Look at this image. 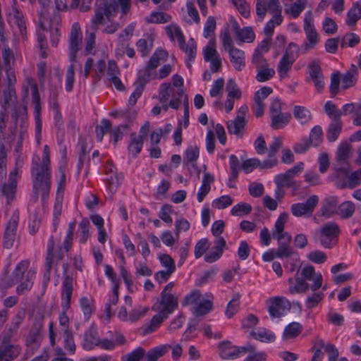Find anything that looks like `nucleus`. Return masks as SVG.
Returning <instances> with one entry per match:
<instances>
[{"mask_svg": "<svg viewBox=\"0 0 361 361\" xmlns=\"http://www.w3.org/2000/svg\"><path fill=\"white\" fill-rule=\"evenodd\" d=\"M29 266L28 261L20 262L16 267L11 276H4L0 281V288L6 290L12 287L17 283L20 284L17 286L16 292L21 295L24 291L29 290L32 286V278L35 273L31 271H27Z\"/></svg>", "mask_w": 361, "mask_h": 361, "instance_id": "1", "label": "nucleus"}, {"mask_svg": "<svg viewBox=\"0 0 361 361\" xmlns=\"http://www.w3.org/2000/svg\"><path fill=\"white\" fill-rule=\"evenodd\" d=\"M295 284L290 286L289 292L292 294L306 293L310 289L317 291L322 286L323 278L320 273H317L313 266L304 267L300 274L298 271L295 276Z\"/></svg>", "mask_w": 361, "mask_h": 361, "instance_id": "2", "label": "nucleus"}, {"mask_svg": "<svg viewBox=\"0 0 361 361\" xmlns=\"http://www.w3.org/2000/svg\"><path fill=\"white\" fill-rule=\"evenodd\" d=\"M121 6L123 14H126L131 6L130 0H104L99 5H97L94 16L91 20V27L97 31L98 26L103 24L104 16L109 21L114 16Z\"/></svg>", "mask_w": 361, "mask_h": 361, "instance_id": "3", "label": "nucleus"}, {"mask_svg": "<svg viewBox=\"0 0 361 361\" xmlns=\"http://www.w3.org/2000/svg\"><path fill=\"white\" fill-rule=\"evenodd\" d=\"M31 176L34 192L32 200L34 202H37L39 196H41L42 203L44 205L49 197L51 190V171L31 168Z\"/></svg>", "mask_w": 361, "mask_h": 361, "instance_id": "4", "label": "nucleus"}, {"mask_svg": "<svg viewBox=\"0 0 361 361\" xmlns=\"http://www.w3.org/2000/svg\"><path fill=\"white\" fill-rule=\"evenodd\" d=\"M167 35L173 39V35L177 37L179 47L188 54V61H192L197 52V45L193 39L188 44L185 43L184 35L178 26L168 25L166 27Z\"/></svg>", "mask_w": 361, "mask_h": 361, "instance_id": "5", "label": "nucleus"}, {"mask_svg": "<svg viewBox=\"0 0 361 361\" xmlns=\"http://www.w3.org/2000/svg\"><path fill=\"white\" fill-rule=\"evenodd\" d=\"M218 350L222 359L234 360L246 353H253L256 350V348L250 344L246 346L238 347L233 345L228 341H224L218 344Z\"/></svg>", "mask_w": 361, "mask_h": 361, "instance_id": "6", "label": "nucleus"}, {"mask_svg": "<svg viewBox=\"0 0 361 361\" xmlns=\"http://www.w3.org/2000/svg\"><path fill=\"white\" fill-rule=\"evenodd\" d=\"M167 56V52L163 49L157 50L151 56L146 67L139 71L138 76L140 77L142 83H147L150 80L157 78L155 69L160 65L161 60Z\"/></svg>", "mask_w": 361, "mask_h": 361, "instance_id": "7", "label": "nucleus"}, {"mask_svg": "<svg viewBox=\"0 0 361 361\" xmlns=\"http://www.w3.org/2000/svg\"><path fill=\"white\" fill-rule=\"evenodd\" d=\"M299 47L293 43L288 44L285 54L281 59L277 71L280 78H283L286 76L288 72L291 69L292 66L298 57Z\"/></svg>", "mask_w": 361, "mask_h": 361, "instance_id": "8", "label": "nucleus"}, {"mask_svg": "<svg viewBox=\"0 0 361 361\" xmlns=\"http://www.w3.org/2000/svg\"><path fill=\"white\" fill-rule=\"evenodd\" d=\"M319 241L325 248H331L336 244L340 228L335 222L324 224L319 230Z\"/></svg>", "mask_w": 361, "mask_h": 361, "instance_id": "9", "label": "nucleus"}, {"mask_svg": "<svg viewBox=\"0 0 361 361\" xmlns=\"http://www.w3.org/2000/svg\"><path fill=\"white\" fill-rule=\"evenodd\" d=\"M267 310L271 319L281 317L287 310L291 308V304L284 297H273L266 301Z\"/></svg>", "mask_w": 361, "mask_h": 361, "instance_id": "10", "label": "nucleus"}, {"mask_svg": "<svg viewBox=\"0 0 361 361\" xmlns=\"http://www.w3.org/2000/svg\"><path fill=\"white\" fill-rule=\"evenodd\" d=\"M178 306V297L174 295L161 294L160 299L152 306V310L161 312L169 317Z\"/></svg>", "mask_w": 361, "mask_h": 361, "instance_id": "11", "label": "nucleus"}, {"mask_svg": "<svg viewBox=\"0 0 361 361\" xmlns=\"http://www.w3.org/2000/svg\"><path fill=\"white\" fill-rule=\"evenodd\" d=\"M319 203L318 196H310L305 203H295L291 205L290 211L293 216L300 217L302 216H310Z\"/></svg>", "mask_w": 361, "mask_h": 361, "instance_id": "12", "label": "nucleus"}, {"mask_svg": "<svg viewBox=\"0 0 361 361\" xmlns=\"http://www.w3.org/2000/svg\"><path fill=\"white\" fill-rule=\"evenodd\" d=\"M19 221V212L16 210L13 212L8 222L6 224L4 235L3 245L6 249H10L13 247L16 240V230Z\"/></svg>", "mask_w": 361, "mask_h": 361, "instance_id": "13", "label": "nucleus"}, {"mask_svg": "<svg viewBox=\"0 0 361 361\" xmlns=\"http://www.w3.org/2000/svg\"><path fill=\"white\" fill-rule=\"evenodd\" d=\"M304 31L306 34L308 43L305 44L306 50L314 47L318 42V34L313 23L312 13L310 11L307 12L304 19Z\"/></svg>", "mask_w": 361, "mask_h": 361, "instance_id": "14", "label": "nucleus"}, {"mask_svg": "<svg viewBox=\"0 0 361 361\" xmlns=\"http://www.w3.org/2000/svg\"><path fill=\"white\" fill-rule=\"evenodd\" d=\"M81 42L80 27L78 23H75L72 26L69 37V59L72 63L76 61V55Z\"/></svg>", "mask_w": 361, "mask_h": 361, "instance_id": "15", "label": "nucleus"}, {"mask_svg": "<svg viewBox=\"0 0 361 361\" xmlns=\"http://www.w3.org/2000/svg\"><path fill=\"white\" fill-rule=\"evenodd\" d=\"M73 278L71 274H68L66 271L64 273V279L62 284L61 290V307L62 310L68 311L71 307V299L73 290Z\"/></svg>", "mask_w": 361, "mask_h": 361, "instance_id": "16", "label": "nucleus"}, {"mask_svg": "<svg viewBox=\"0 0 361 361\" xmlns=\"http://www.w3.org/2000/svg\"><path fill=\"white\" fill-rule=\"evenodd\" d=\"M282 10L279 0H257L256 11L257 15L262 20L266 16V13L269 11L271 14L277 13ZM279 15H278L279 16Z\"/></svg>", "mask_w": 361, "mask_h": 361, "instance_id": "17", "label": "nucleus"}, {"mask_svg": "<svg viewBox=\"0 0 361 361\" xmlns=\"http://www.w3.org/2000/svg\"><path fill=\"white\" fill-rule=\"evenodd\" d=\"M17 173V169L11 171L9 175L8 182L1 185L2 195L6 197L7 204H10L13 202L16 197L17 188L16 176Z\"/></svg>", "mask_w": 361, "mask_h": 361, "instance_id": "18", "label": "nucleus"}, {"mask_svg": "<svg viewBox=\"0 0 361 361\" xmlns=\"http://www.w3.org/2000/svg\"><path fill=\"white\" fill-rule=\"evenodd\" d=\"M278 241V248L275 250L276 257L283 259L293 256L297 252L290 246L291 236L284 237L277 236L276 238Z\"/></svg>", "mask_w": 361, "mask_h": 361, "instance_id": "19", "label": "nucleus"}, {"mask_svg": "<svg viewBox=\"0 0 361 361\" xmlns=\"http://www.w3.org/2000/svg\"><path fill=\"white\" fill-rule=\"evenodd\" d=\"M21 348L17 344H0V361H13L20 355Z\"/></svg>", "mask_w": 361, "mask_h": 361, "instance_id": "20", "label": "nucleus"}, {"mask_svg": "<svg viewBox=\"0 0 361 361\" xmlns=\"http://www.w3.org/2000/svg\"><path fill=\"white\" fill-rule=\"evenodd\" d=\"M226 240L223 237L217 238L214 241V245L211 251L204 256V260L208 263H213L218 260L223 254L224 249L226 248Z\"/></svg>", "mask_w": 361, "mask_h": 361, "instance_id": "21", "label": "nucleus"}, {"mask_svg": "<svg viewBox=\"0 0 361 361\" xmlns=\"http://www.w3.org/2000/svg\"><path fill=\"white\" fill-rule=\"evenodd\" d=\"M231 25L237 39L240 42H252L254 41L255 35L252 27H246L240 29L238 23L235 20H231Z\"/></svg>", "mask_w": 361, "mask_h": 361, "instance_id": "22", "label": "nucleus"}, {"mask_svg": "<svg viewBox=\"0 0 361 361\" xmlns=\"http://www.w3.org/2000/svg\"><path fill=\"white\" fill-rule=\"evenodd\" d=\"M338 199L336 196L326 197L322 204L321 208L322 215L330 217L334 214H337L338 210Z\"/></svg>", "mask_w": 361, "mask_h": 361, "instance_id": "23", "label": "nucleus"}, {"mask_svg": "<svg viewBox=\"0 0 361 361\" xmlns=\"http://www.w3.org/2000/svg\"><path fill=\"white\" fill-rule=\"evenodd\" d=\"M119 74L120 70L117 66L116 63L114 61H109L108 62L107 68V75L109 77V80L114 84L118 90L121 91L123 90L125 87L121 80L118 77Z\"/></svg>", "mask_w": 361, "mask_h": 361, "instance_id": "24", "label": "nucleus"}, {"mask_svg": "<svg viewBox=\"0 0 361 361\" xmlns=\"http://www.w3.org/2000/svg\"><path fill=\"white\" fill-rule=\"evenodd\" d=\"M230 56V61L236 71H240L245 66V52L238 48L227 51Z\"/></svg>", "mask_w": 361, "mask_h": 361, "instance_id": "25", "label": "nucleus"}, {"mask_svg": "<svg viewBox=\"0 0 361 361\" xmlns=\"http://www.w3.org/2000/svg\"><path fill=\"white\" fill-rule=\"evenodd\" d=\"M99 338L97 329L92 326L84 334L83 348L87 350L93 349L94 346H97Z\"/></svg>", "mask_w": 361, "mask_h": 361, "instance_id": "26", "label": "nucleus"}, {"mask_svg": "<svg viewBox=\"0 0 361 361\" xmlns=\"http://www.w3.org/2000/svg\"><path fill=\"white\" fill-rule=\"evenodd\" d=\"M291 117V114L288 112L273 115L271 116V127L274 130L283 128L289 123Z\"/></svg>", "mask_w": 361, "mask_h": 361, "instance_id": "27", "label": "nucleus"}, {"mask_svg": "<svg viewBox=\"0 0 361 361\" xmlns=\"http://www.w3.org/2000/svg\"><path fill=\"white\" fill-rule=\"evenodd\" d=\"M293 114L295 119L301 124L305 125L312 120V114L310 110L302 106H295Z\"/></svg>", "mask_w": 361, "mask_h": 361, "instance_id": "28", "label": "nucleus"}, {"mask_svg": "<svg viewBox=\"0 0 361 361\" xmlns=\"http://www.w3.org/2000/svg\"><path fill=\"white\" fill-rule=\"evenodd\" d=\"M288 219V214L287 213L283 212L280 214L275 223L274 230L272 231L274 238H277V236H282L283 238L290 236L288 233L283 232L284 226Z\"/></svg>", "mask_w": 361, "mask_h": 361, "instance_id": "29", "label": "nucleus"}, {"mask_svg": "<svg viewBox=\"0 0 361 361\" xmlns=\"http://www.w3.org/2000/svg\"><path fill=\"white\" fill-rule=\"evenodd\" d=\"M171 345L169 344L161 345L150 349L146 354V361H157L171 350Z\"/></svg>", "mask_w": 361, "mask_h": 361, "instance_id": "30", "label": "nucleus"}, {"mask_svg": "<svg viewBox=\"0 0 361 361\" xmlns=\"http://www.w3.org/2000/svg\"><path fill=\"white\" fill-rule=\"evenodd\" d=\"M355 212V204L351 201H345L338 205L337 215L342 219H350Z\"/></svg>", "mask_w": 361, "mask_h": 361, "instance_id": "31", "label": "nucleus"}, {"mask_svg": "<svg viewBox=\"0 0 361 361\" xmlns=\"http://www.w3.org/2000/svg\"><path fill=\"white\" fill-rule=\"evenodd\" d=\"M39 24L43 30L46 29L45 23L47 21L49 20L52 23L54 20H57V16L52 7H47L46 8H41V10L39 11Z\"/></svg>", "mask_w": 361, "mask_h": 361, "instance_id": "32", "label": "nucleus"}, {"mask_svg": "<svg viewBox=\"0 0 361 361\" xmlns=\"http://www.w3.org/2000/svg\"><path fill=\"white\" fill-rule=\"evenodd\" d=\"M226 124L228 133L235 135L239 137H243L246 121L235 118L234 120L228 121Z\"/></svg>", "mask_w": 361, "mask_h": 361, "instance_id": "33", "label": "nucleus"}, {"mask_svg": "<svg viewBox=\"0 0 361 361\" xmlns=\"http://www.w3.org/2000/svg\"><path fill=\"white\" fill-rule=\"evenodd\" d=\"M39 157H37L36 159H33L32 168L37 169H42L44 171H51L49 149V147L47 145H45L44 147L42 161L40 164H39Z\"/></svg>", "mask_w": 361, "mask_h": 361, "instance_id": "34", "label": "nucleus"}, {"mask_svg": "<svg viewBox=\"0 0 361 361\" xmlns=\"http://www.w3.org/2000/svg\"><path fill=\"white\" fill-rule=\"evenodd\" d=\"M343 123L341 121H331L326 130V139L329 142L336 141L341 133Z\"/></svg>", "mask_w": 361, "mask_h": 361, "instance_id": "35", "label": "nucleus"}, {"mask_svg": "<svg viewBox=\"0 0 361 361\" xmlns=\"http://www.w3.org/2000/svg\"><path fill=\"white\" fill-rule=\"evenodd\" d=\"M361 19V4L355 2L347 14L346 24L348 26H355L357 20Z\"/></svg>", "mask_w": 361, "mask_h": 361, "instance_id": "36", "label": "nucleus"}, {"mask_svg": "<svg viewBox=\"0 0 361 361\" xmlns=\"http://www.w3.org/2000/svg\"><path fill=\"white\" fill-rule=\"evenodd\" d=\"M302 331V325L298 322H292L286 326L283 333V339L288 340L297 337Z\"/></svg>", "mask_w": 361, "mask_h": 361, "instance_id": "37", "label": "nucleus"}, {"mask_svg": "<svg viewBox=\"0 0 361 361\" xmlns=\"http://www.w3.org/2000/svg\"><path fill=\"white\" fill-rule=\"evenodd\" d=\"M274 182L278 188H293L298 189L299 185L296 182L288 176L285 173L275 176Z\"/></svg>", "mask_w": 361, "mask_h": 361, "instance_id": "38", "label": "nucleus"}, {"mask_svg": "<svg viewBox=\"0 0 361 361\" xmlns=\"http://www.w3.org/2000/svg\"><path fill=\"white\" fill-rule=\"evenodd\" d=\"M213 309V302L211 300H204L200 302L197 306L193 307L192 311L195 316H204Z\"/></svg>", "mask_w": 361, "mask_h": 361, "instance_id": "39", "label": "nucleus"}, {"mask_svg": "<svg viewBox=\"0 0 361 361\" xmlns=\"http://www.w3.org/2000/svg\"><path fill=\"white\" fill-rule=\"evenodd\" d=\"M130 140L131 141L128 145V150L133 154V157H137L142 148L144 140L142 137H137L135 133H131Z\"/></svg>", "mask_w": 361, "mask_h": 361, "instance_id": "40", "label": "nucleus"}, {"mask_svg": "<svg viewBox=\"0 0 361 361\" xmlns=\"http://www.w3.org/2000/svg\"><path fill=\"white\" fill-rule=\"evenodd\" d=\"M200 149L197 146H191L186 149L185 152V157H184V163L185 164H188L192 163V166L193 168L196 169L197 166L195 161L199 157Z\"/></svg>", "mask_w": 361, "mask_h": 361, "instance_id": "41", "label": "nucleus"}, {"mask_svg": "<svg viewBox=\"0 0 361 361\" xmlns=\"http://www.w3.org/2000/svg\"><path fill=\"white\" fill-rule=\"evenodd\" d=\"M326 114L331 118V121H341V117L343 115L342 111L331 101L327 102L324 105Z\"/></svg>", "mask_w": 361, "mask_h": 361, "instance_id": "42", "label": "nucleus"}, {"mask_svg": "<svg viewBox=\"0 0 361 361\" xmlns=\"http://www.w3.org/2000/svg\"><path fill=\"white\" fill-rule=\"evenodd\" d=\"M306 0H297L288 8H285V12L293 18H297L305 8Z\"/></svg>", "mask_w": 361, "mask_h": 361, "instance_id": "43", "label": "nucleus"}, {"mask_svg": "<svg viewBox=\"0 0 361 361\" xmlns=\"http://www.w3.org/2000/svg\"><path fill=\"white\" fill-rule=\"evenodd\" d=\"M167 318L168 316H166V314H162L161 312H158V314H155L152 318L150 323L144 331L145 334H150L154 331L159 326V325Z\"/></svg>", "mask_w": 361, "mask_h": 361, "instance_id": "44", "label": "nucleus"}, {"mask_svg": "<svg viewBox=\"0 0 361 361\" xmlns=\"http://www.w3.org/2000/svg\"><path fill=\"white\" fill-rule=\"evenodd\" d=\"M250 335L254 338L262 342H273L276 338V336L273 333L265 329H259L257 331H252Z\"/></svg>", "mask_w": 361, "mask_h": 361, "instance_id": "45", "label": "nucleus"}, {"mask_svg": "<svg viewBox=\"0 0 361 361\" xmlns=\"http://www.w3.org/2000/svg\"><path fill=\"white\" fill-rule=\"evenodd\" d=\"M17 2L16 0H13V4H12V10L14 13V17L16 19L15 23L17 25V26L19 28V30L22 35H24L25 34V23L23 19V14L20 12V11L18 9L16 6Z\"/></svg>", "mask_w": 361, "mask_h": 361, "instance_id": "46", "label": "nucleus"}, {"mask_svg": "<svg viewBox=\"0 0 361 361\" xmlns=\"http://www.w3.org/2000/svg\"><path fill=\"white\" fill-rule=\"evenodd\" d=\"M252 210V206L245 202H240L235 205L231 210L233 216H242L251 213Z\"/></svg>", "mask_w": 361, "mask_h": 361, "instance_id": "47", "label": "nucleus"}, {"mask_svg": "<svg viewBox=\"0 0 361 361\" xmlns=\"http://www.w3.org/2000/svg\"><path fill=\"white\" fill-rule=\"evenodd\" d=\"M240 295L237 293L228 302L225 314L228 318H231L239 310Z\"/></svg>", "mask_w": 361, "mask_h": 361, "instance_id": "48", "label": "nucleus"}, {"mask_svg": "<svg viewBox=\"0 0 361 361\" xmlns=\"http://www.w3.org/2000/svg\"><path fill=\"white\" fill-rule=\"evenodd\" d=\"M350 154V145L347 142H341L336 152V158L340 161H348Z\"/></svg>", "mask_w": 361, "mask_h": 361, "instance_id": "49", "label": "nucleus"}, {"mask_svg": "<svg viewBox=\"0 0 361 361\" xmlns=\"http://www.w3.org/2000/svg\"><path fill=\"white\" fill-rule=\"evenodd\" d=\"M274 75L275 71L273 68H269V66H267L264 68L257 69L256 80L258 82H265L272 78Z\"/></svg>", "mask_w": 361, "mask_h": 361, "instance_id": "50", "label": "nucleus"}, {"mask_svg": "<svg viewBox=\"0 0 361 361\" xmlns=\"http://www.w3.org/2000/svg\"><path fill=\"white\" fill-rule=\"evenodd\" d=\"M90 222L87 219H83L79 224L80 239L79 242L82 244L85 243L90 237L89 233Z\"/></svg>", "mask_w": 361, "mask_h": 361, "instance_id": "51", "label": "nucleus"}, {"mask_svg": "<svg viewBox=\"0 0 361 361\" xmlns=\"http://www.w3.org/2000/svg\"><path fill=\"white\" fill-rule=\"evenodd\" d=\"M310 144L314 147H317L322 141V129L319 126H315L311 130L310 139Z\"/></svg>", "mask_w": 361, "mask_h": 361, "instance_id": "52", "label": "nucleus"}, {"mask_svg": "<svg viewBox=\"0 0 361 361\" xmlns=\"http://www.w3.org/2000/svg\"><path fill=\"white\" fill-rule=\"evenodd\" d=\"M309 295L305 300V306L307 309H312L317 306L323 300L324 294L322 292H315Z\"/></svg>", "mask_w": 361, "mask_h": 361, "instance_id": "53", "label": "nucleus"}, {"mask_svg": "<svg viewBox=\"0 0 361 361\" xmlns=\"http://www.w3.org/2000/svg\"><path fill=\"white\" fill-rule=\"evenodd\" d=\"M215 40L212 39L209 44L204 49V59L206 61H209L217 56H219L215 48Z\"/></svg>", "mask_w": 361, "mask_h": 361, "instance_id": "54", "label": "nucleus"}, {"mask_svg": "<svg viewBox=\"0 0 361 361\" xmlns=\"http://www.w3.org/2000/svg\"><path fill=\"white\" fill-rule=\"evenodd\" d=\"M64 348L69 351L70 353L74 354L76 346L74 342L73 336L69 329H64Z\"/></svg>", "mask_w": 361, "mask_h": 361, "instance_id": "55", "label": "nucleus"}, {"mask_svg": "<svg viewBox=\"0 0 361 361\" xmlns=\"http://www.w3.org/2000/svg\"><path fill=\"white\" fill-rule=\"evenodd\" d=\"M111 123L107 119H103L101 125L96 127V136L98 141L101 142L105 133L111 130Z\"/></svg>", "mask_w": 361, "mask_h": 361, "instance_id": "56", "label": "nucleus"}, {"mask_svg": "<svg viewBox=\"0 0 361 361\" xmlns=\"http://www.w3.org/2000/svg\"><path fill=\"white\" fill-rule=\"evenodd\" d=\"M171 16L161 12H153L147 21L151 23H165L170 20Z\"/></svg>", "mask_w": 361, "mask_h": 361, "instance_id": "57", "label": "nucleus"}, {"mask_svg": "<svg viewBox=\"0 0 361 361\" xmlns=\"http://www.w3.org/2000/svg\"><path fill=\"white\" fill-rule=\"evenodd\" d=\"M145 354L142 348H137L122 357V361H140Z\"/></svg>", "mask_w": 361, "mask_h": 361, "instance_id": "58", "label": "nucleus"}, {"mask_svg": "<svg viewBox=\"0 0 361 361\" xmlns=\"http://www.w3.org/2000/svg\"><path fill=\"white\" fill-rule=\"evenodd\" d=\"M201 293L199 290H195L187 295L182 302L183 306L197 305L200 302Z\"/></svg>", "mask_w": 361, "mask_h": 361, "instance_id": "59", "label": "nucleus"}, {"mask_svg": "<svg viewBox=\"0 0 361 361\" xmlns=\"http://www.w3.org/2000/svg\"><path fill=\"white\" fill-rule=\"evenodd\" d=\"M307 258L309 260L315 264H323L327 259L326 255L320 250H314L308 253Z\"/></svg>", "mask_w": 361, "mask_h": 361, "instance_id": "60", "label": "nucleus"}, {"mask_svg": "<svg viewBox=\"0 0 361 361\" xmlns=\"http://www.w3.org/2000/svg\"><path fill=\"white\" fill-rule=\"evenodd\" d=\"M360 42V37L353 32L346 34L341 40V46L342 47L348 46L353 47Z\"/></svg>", "mask_w": 361, "mask_h": 361, "instance_id": "61", "label": "nucleus"}, {"mask_svg": "<svg viewBox=\"0 0 361 361\" xmlns=\"http://www.w3.org/2000/svg\"><path fill=\"white\" fill-rule=\"evenodd\" d=\"M233 199L229 195H223L219 198L215 199L212 202V206L219 209H223L231 205Z\"/></svg>", "mask_w": 361, "mask_h": 361, "instance_id": "62", "label": "nucleus"}, {"mask_svg": "<svg viewBox=\"0 0 361 361\" xmlns=\"http://www.w3.org/2000/svg\"><path fill=\"white\" fill-rule=\"evenodd\" d=\"M161 264L163 267L166 268L169 272H174L176 270V265L174 260L168 254H161L159 256Z\"/></svg>", "mask_w": 361, "mask_h": 361, "instance_id": "63", "label": "nucleus"}, {"mask_svg": "<svg viewBox=\"0 0 361 361\" xmlns=\"http://www.w3.org/2000/svg\"><path fill=\"white\" fill-rule=\"evenodd\" d=\"M209 247V243L207 238H202L199 240L195 247V257L200 258Z\"/></svg>", "mask_w": 361, "mask_h": 361, "instance_id": "64", "label": "nucleus"}]
</instances>
